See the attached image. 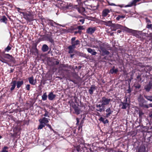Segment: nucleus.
<instances>
[{
    "label": "nucleus",
    "mask_w": 152,
    "mask_h": 152,
    "mask_svg": "<svg viewBox=\"0 0 152 152\" xmlns=\"http://www.w3.org/2000/svg\"><path fill=\"white\" fill-rule=\"evenodd\" d=\"M71 45L68 46L67 49L68 50V53L71 54L76 53L77 51L75 50V49L76 48V46L80 44V42L79 40H77L75 41L71 42Z\"/></svg>",
    "instance_id": "f257e3e1"
},
{
    "label": "nucleus",
    "mask_w": 152,
    "mask_h": 152,
    "mask_svg": "<svg viewBox=\"0 0 152 152\" xmlns=\"http://www.w3.org/2000/svg\"><path fill=\"white\" fill-rule=\"evenodd\" d=\"M42 40L43 41H49L52 43L54 42V40L52 37V34L51 32H48L47 33L42 35H41Z\"/></svg>",
    "instance_id": "f03ea898"
},
{
    "label": "nucleus",
    "mask_w": 152,
    "mask_h": 152,
    "mask_svg": "<svg viewBox=\"0 0 152 152\" xmlns=\"http://www.w3.org/2000/svg\"><path fill=\"white\" fill-rule=\"evenodd\" d=\"M23 15V18L27 21L31 22L34 20V15L32 12H24Z\"/></svg>",
    "instance_id": "7ed1b4c3"
},
{
    "label": "nucleus",
    "mask_w": 152,
    "mask_h": 152,
    "mask_svg": "<svg viewBox=\"0 0 152 152\" xmlns=\"http://www.w3.org/2000/svg\"><path fill=\"white\" fill-rule=\"evenodd\" d=\"M42 22L44 21L45 22H46L47 24L51 27H53L54 28H57V27L55 26V25L61 26L62 25L58 23H57L54 22L53 20L51 19L45 20V18H42Z\"/></svg>",
    "instance_id": "20e7f679"
},
{
    "label": "nucleus",
    "mask_w": 152,
    "mask_h": 152,
    "mask_svg": "<svg viewBox=\"0 0 152 152\" xmlns=\"http://www.w3.org/2000/svg\"><path fill=\"white\" fill-rule=\"evenodd\" d=\"M104 43H103L102 44L99 45V47L100 50V52L101 53V55L102 56H104L105 55H108L110 52L107 50L104 47Z\"/></svg>",
    "instance_id": "39448f33"
},
{
    "label": "nucleus",
    "mask_w": 152,
    "mask_h": 152,
    "mask_svg": "<svg viewBox=\"0 0 152 152\" xmlns=\"http://www.w3.org/2000/svg\"><path fill=\"white\" fill-rule=\"evenodd\" d=\"M112 101L110 99L107 98L105 97L102 98V99L100 101V102L102 103L104 106L108 105L109 103Z\"/></svg>",
    "instance_id": "423d86ee"
},
{
    "label": "nucleus",
    "mask_w": 152,
    "mask_h": 152,
    "mask_svg": "<svg viewBox=\"0 0 152 152\" xmlns=\"http://www.w3.org/2000/svg\"><path fill=\"white\" fill-rule=\"evenodd\" d=\"M3 57L9 60V61L15 63L16 62L15 58L12 55L9 54H4L3 55Z\"/></svg>",
    "instance_id": "0eeeda50"
},
{
    "label": "nucleus",
    "mask_w": 152,
    "mask_h": 152,
    "mask_svg": "<svg viewBox=\"0 0 152 152\" xmlns=\"http://www.w3.org/2000/svg\"><path fill=\"white\" fill-rule=\"evenodd\" d=\"M77 75V74L76 73H73L71 72H70L69 73H68V74L67 75V76L66 77V78L68 79L71 81H72L73 83H75V80H72L71 79V77H72L75 78V76Z\"/></svg>",
    "instance_id": "6e6552de"
},
{
    "label": "nucleus",
    "mask_w": 152,
    "mask_h": 152,
    "mask_svg": "<svg viewBox=\"0 0 152 152\" xmlns=\"http://www.w3.org/2000/svg\"><path fill=\"white\" fill-rule=\"evenodd\" d=\"M96 30L95 27H90L86 29V33L88 34H92L94 33Z\"/></svg>",
    "instance_id": "1a4fd4ad"
},
{
    "label": "nucleus",
    "mask_w": 152,
    "mask_h": 152,
    "mask_svg": "<svg viewBox=\"0 0 152 152\" xmlns=\"http://www.w3.org/2000/svg\"><path fill=\"white\" fill-rule=\"evenodd\" d=\"M124 31H125L127 33H131L132 34H134L135 33V31L134 30L130 29L127 28L126 27H124V28L123 29Z\"/></svg>",
    "instance_id": "9d476101"
},
{
    "label": "nucleus",
    "mask_w": 152,
    "mask_h": 152,
    "mask_svg": "<svg viewBox=\"0 0 152 152\" xmlns=\"http://www.w3.org/2000/svg\"><path fill=\"white\" fill-rule=\"evenodd\" d=\"M127 98H126L125 102H121L120 106H122L121 108L123 109H126L127 106L129 105V104L127 103Z\"/></svg>",
    "instance_id": "9b49d317"
},
{
    "label": "nucleus",
    "mask_w": 152,
    "mask_h": 152,
    "mask_svg": "<svg viewBox=\"0 0 152 152\" xmlns=\"http://www.w3.org/2000/svg\"><path fill=\"white\" fill-rule=\"evenodd\" d=\"M106 117H108L110 116V115L112 114L113 111V110L110 107L107 108L106 110Z\"/></svg>",
    "instance_id": "f8f14e48"
},
{
    "label": "nucleus",
    "mask_w": 152,
    "mask_h": 152,
    "mask_svg": "<svg viewBox=\"0 0 152 152\" xmlns=\"http://www.w3.org/2000/svg\"><path fill=\"white\" fill-rule=\"evenodd\" d=\"M113 31H115L117 29H121L123 26L118 24H113Z\"/></svg>",
    "instance_id": "ddd939ff"
},
{
    "label": "nucleus",
    "mask_w": 152,
    "mask_h": 152,
    "mask_svg": "<svg viewBox=\"0 0 152 152\" xmlns=\"http://www.w3.org/2000/svg\"><path fill=\"white\" fill-rule=\"evenodd\" d=\"M96 89V88L95 85H92L88 90V93L91 94L92 95L93 94L94 91Z\"/></svg>",
    "instance_id": "4468645a"
},
{
    "label": "nucleus",
    "mask_w": 152,
    "mask_h": 152,
    "mask_svg": "<svg viewBox=\"0 0 152 152\" xmlns=\"http://www.w3.org/2000/svg\"><path fill=\"white\" fill-rule=\"evenodd\" d=\"M16 84V81L13 80H12V82L11 83V87L10 88V91H12L15 88Z\"/></svg>",
    "instance_id": "2eb2a0df"
},
{
    "label": "nucleus",
    "mask_w": 152,
    "mask_h": 152,
    "mask_svg": "<svg viewBox=\"0 0 152 152\" xmlns=\"http://www.w3.org/2000/svg\"><path fill=\"white\" fill-rule=\"evenodd\" d=\"M152 87V83L149 82L148 84L145 86V88L146 91H149L151 88Z\"/></svg>",
    "instance_id": "dca6fc26"
},
{
    "label": "nucleus",
    "mask_w": 152,
    "mask_h": 152,
    "mask_svg": "<svg viewBox=\"0 0 152 152\" xmlns=\"http://www.w3.org/2000/svg\"><path fill=\"white\" fill-rule=\"evenodd\" d=\"M28 80L29 83L33 85H34L36 84V80H35V81H34V77L33 76H32L31 77H28Z\"/></svg>",
    "instance_id": "f3484780"
},
{
    "label": "nucleus",
    "mask_w": 152,
    "mask_h": 152,
    "mask_svg": "<svg viewBox=\"0 0 152 152\" xmlns=\"http://www.w3.org/2000/svg\"><path fill=\"white\" fill-rule=\"evenodd\" d=\"M110 12V11L109 9H104L102 12V15L104 17H106Z\"/></svg>",
    "instance_id": "a211bd4d"
},
{
    "label": "nucleus",
    "mask_w": 152,
    "mask_h": 152,
    "mask_svg": "<svg viewBox=\"0 0 152 152\" xmlns=\"http://www.w3.org/2000/svg\"><path fill=\"white\" fill-rule=\"evenodd\" d=\"M87 50L88 52L91 53L92 55H95L97 54V52L94 49H92L90 48H88L87 49Z\"/></svg>",
    "instance_id": "6ab92c4d"
},
{
    "label": "nucleus",
    "mask_w": 152,
    "mask_h": 152,
    "mask_svg": "<svg viewBox=\"0 0 152 152\" xmlns=\"http://www.w3.org/2000/svg\"><path fill=\"white\" fill-rule=\"evenodd\" d=\"M56 95L53 92L49 93L48 95V98L50 100H53L56 97Z\"/></svg>",
    "instance_id": "aec40b11"
},
{
    "label": "nucleus",
    "mask_w": 152,
    "mask_h": 152,
    "mask_svg": "<svg viewBox=\"0 0 152 152\" xmlns=\"http://www.w3.org/2000/svg\"><path fill=\"white\" fill-rule=\"evenodd\" d=\"M76 9L79 13L81 14H83L85 11V9L83 7H78L76 6Z\"/></svg>",
    "instance_id": "412c9836"
},
{
    "label": "nucleus",
    "mask_w": 152,
    "mask_h": 152,
    "mask_svg": "<svg viewBox=\"0 0 152 152\" xmlns=\"http://www.w3.org/2000/svg\"><path fill=\"white\" fill-rule=\"evenodd\" d=\"M48 120L49 119L45 117H43L42 119H40L39 121L41 124H46L49 122Z\"/></svg>",
    "instance_id": "4be33fe9"
},
{
    "label": "nucleus",
    "mask_w": 152,
    "mask_h": 152,
    "mask_svg": "<svg viewBox=\"0 0 152 152\" xmlns=\"http://www.w3.org/2000/svg\"><path fill=\"white\" fill-rule=\"evenodd\" d=\"M76 30H77L76 26L75 25L71 26L68 29V31L69 32L71 33H73L74 32V31Z\"/></svg>",
    "instance_id": "5701e85b"
},
{
    "label": "nucleus",
    "mask_w": 152,
    "mask_h": 152,
    "mask_svg": "<svg viewBox=\"0 0 152 152\" xmlns=\"http://www.w3.org/2000/svg\"><path fill=\"white\" fill-rule=\"evenodd\" d=\"M21 129L20 127L19 126H15L13 129L14 133H18L20 132Z\"/></svg>",
    "instance_id": "b1692460"
},
{
    "label": "nucleus",
    "mask_w": 152,
    "mask_h": 152,
    "mask_svg": "<svg viewBox=\"0 0 152 152\" xmlns=\"http://www.w3.org/2000/svg\"><path fill=\"white\" fill-rule=\"evenodd\" d=\"M115 67L113 66L112 68L110 70V72L111 74H113L114 73L116 74L118 71V70L117 68L115 69Z\"/></svg>",
    "instance_id": "393cba45"
},
{
    "label": "nucleus",
    "mask_w": 152,
    "mask_h": 152,
    "mask_svg": "<svg viewBox=\"0 0 152 152\" xmlns=\"http://www.w3.org/2000/svg\"><path fill=\"white\" fill-rule=\"evenodd\" d=\"M49 48L48 46L46 45H43L42 47V50L43 52H45L48 50Z\"/></svg>",
    "instance_id": "a878e982"
},
{
    "label": "nucleus",
    "mask_w": 152,
    "mask_h": 152,
    "mask_svg": "<svg viewBox=\"0 0 152 152\" xmlns=\"http://www.w3.org/2000/svg\"><path fill=\"white\" fill-rule=\"evenodd\" d=\"M24 82L23 80L21 81H16V85L17 87V88H20L22 85H23Z\"/></svg>",
    "instance_id": "bb28decb"
},
{
    "label": "nucleus",
    "mask_w": 152,
    "mask_h": 152,
    "mask_svg": "<svg viewBox=\"0 0 152 152\" xmlns=\"http://www.w3.org/2000/svg\"><path fill=\"white\" fill-rule=\"evenodd\" d=\"M12 47V46L11 45H8L7 47L3 51L2 53H4L5 51L9 52L11 49Z\"/></svg>",
    "instance_id": "cd10ccee"
},
{
    "label": "nucleus",
    "mask_w": 152,
    "mask_h": 152,
    "mask_svg": "<svg viewBox=\"0 0 152 152\" xmlns=\"http://www.w3.org/2000/svg\"><path fill=\"white\" fill-rule=\"evenodd\" d=\"M7 19L6 17L4 16H3L2 18L0 19V21L1 22H3L5 23H7Z\"/></svg>",
    "instance_id": "c85d7f7f"
},
{
    "label": "nucleus",
    "mask_w": 152,
    "mask_h": 152,
    "mask_svg": "<svg viewBox=\"0 0 152 152\" xmlns=\"http://www.w3.org/2000/svg\"><path fill=\"white\" fill-rule=\"evenodd\" d=\"M99 120L101 122H102L104 124H106L108 123V120L105 119L104 118H103L102 117H101Z\"/></svg>",
    "instance_id": "c756f323"
},
{
    "label": "nucleus",
    "mask_w": 152,
    "mask_h": 152,
    "mask_svg": "<svg viewBox=\"0 0 152 152\" xmlns=\"http://www.w3.org/2000/svg\"><path fill=\"white\" fill-rule=\"evenodd\" d=\"M144 113H143L142 110H139V115L140 121H141L142 118V116L144 115Z\"/></svg>",
    "instance_id": "7c9ffc66"
},
{
    "label": "nucleus",
    "mask_w": 152,
    "mask_h": 152,
    "mask_svg": "<svg viewBox=\"0 0 152 152\" xmlns=\"http://www.w3.org/2000/svg\"><path fill=\"white\" fill-rule=\"evenodd\" d=\"M103 22H104V24L105 25L107 26H110L112 23V21L110 20L107 21H104Z\"/></svg>",
    "instance_id": "2f4dec72"
},
{
    "label": "nucleus",
    "mask_w": 152,
    "mask_h": 152,
    "mask_svg": "<svg viewBox=\"0 0 152 152\" xmlns=\"http://www.w3.org/2000/svg\"><path fill=\"white\" fill-rule=\"evenodd\" d=\"M42 99L43 101H45L47 100V95L46 92L42 96Z\"/></svg>",
    "instance_id": "473e14b6"
},
{
    "label": "nucleus",
    "mask_w": 152,
    "mask_h": 152,
    "mask_svg": "<svg viewBox=\"0 0 152 152\" xmlns=\"http://www.w3.org/2000/svg\"><path fill=\"white\" fill-rule=\"evenodd\" d=\"M111 56H108V55H106L102 58L103 60H106L107 61H109L110 60Z\"/></svg>",
    "instance_id": "72a5a7b5"
},
{
    "label": "nucleus",
    "mask_w": 152,
    "mask_h": 152,
    "mask_svg": "<svg viewBox=\"0 0 152 152\" xmlns=\"http://www.w3.org/2000/svg\"><path fill=\"white\" fill-rule=\"evenodd\" d=\"M41 41H43L42 40V37L41 38H39L38 40L35 41L36 42L35 43V47H37V46L38 44Z\"/></svg>",
    "instance_id": "f704fd0d"
},
{
    "label": "nucleus",
    "mask_w": 152,
    "mask_h": 152,
    "mask_svg": "<svg viewBox=\"0 0 152 152\" xmlns=\"http://www.w3.org/2000/svg\"><path fill=\"white\" fill-rule=\"evenodd\" d=\"M74 110L75 111V113L77 114H80V110L79 109V107L78 106L75 108Z\"/></svg>",
    "instance_id": "c9c22d12"
},
{
    "label": "nucleus",
    "mask_w": 152,
    "mask_h": 152,
    "mask_svg": "<svg viewBox=\"0 0 152 152\" xmlns=\"http://www.w3.org/2000/svg\"><path fill=\"white\" fill-rule=\"evenodd\" d=\"M66 67H68V65L67 64H61L59 66L60 68H62Z\"/></svg>",
    "instance_id": "e433bc0d"
},
{
    "label": "nucleus",
    "mask_w": 152,
    "mask_h": 152,
    "mask_svg": "<svg viewBox=\"0 0 152 152\" xmlns=\"http://www.w3.org/2000/svg\"><path fill=\"white\" fill-rule=\"evenodd\" d=\"M33 53H34V54L35 55L38 54V50L37 49V47H35V48L33 49Z\"/></svg>",
    "instance_id": "4c0bfd02"
},
{
    "label": "nucleus",
    "mask_w": 152,
    "mask_h": 152,
    "mask_svg": "<svg viewBox=\"0 0 152 152\" xmlns=\"http://www.w3.org/2000/svg\"><path fill=\"white\" fill-rule=\"evenodd\" d=\"M60 69L61 70H62L66 72L67 73L66 74V76H67V75L68 74V73H69L70 72L69 70H68V69L64 68H60Z\"/></svg>",
    "instance_id": "58836bf2"
},
{
    "label": "nucleus",
    "mask_w": 152,
    "mask_h": 152,
    "mask_svg": "<svg viewBox=\"0 0 152 152\" xmlns=\"http://www.w3.org/2000/svg\"><path fill=\"white\" fill-rule=\"evenodd\" d=\"M76 28L77 30L78 29V30L80 31H81L82 30H83L84 29L83 26H76Z\"/></svg>",
    "instance_id": "ea45409f"
},
{
    "label": "nucleus",
    "mask_w": 152,
    "mask_h": 152,
    "mask_svg": "<svg viewBox=\"0 0 152 152\" xmlns=\"http://www.w3.org/2000/svg\"><path fill=\"white\" fill-rule=\"evenodd\" d=\"M125 15H119L116 18V19L117 20H118L121 18H125Z\"/></svg>",
    "instance_id": "a19ab883"
},
{
    "label": "nucleus",
    "mask_w": 152,
    "mask_h": 152,
    "mask_svg": "<svg viewBox=\"0 0 152 152\" xmlns=\"http://www.w3.org/2000/svg\"><path fill=\"white\" fill-rule=\"evenodd\" d=\"M0 61H1L3 63H5L7 64H9L8 63L7 61L1 57L0 58Z\"/></svg>",
    "instance_id": "79ce46f5"
},
{
    "label": "nucleus",
    "mask_w": 152,
    "mask_h": 152,
    "mask_svg": "<svg viewBox=\"0 0 152 152\" xmlns=\"http://www.w3.org/2000/svg\"><path fill=\"white\" fill-rule=\"evenodd\" d=\"M134 86L136 89H139L141 87L139 83L135 84Z\"/></svg>",
    "instance_id": "37998d69"
},
{
    "label": "nucleus",
    "mask_w": 152,
    "mask_h": 152,
    "mask_svg": "<svg viewBox=\"0 0 152 152\" xmlns=\"http://www.w3.org/2000/svg\"><path fill=\"white\" fill-rule=\"evenodd\" d=\"M15 9H16L18 12H19L20 14H22L23 15V13H24V12H22L20 11V10H23L22 9H20V8L19 7H16L15 8Z\"/></svg>",
    "instance_id": "c03bdc74"
},
{
    "label": "nucleus",
    "mask_w": 152,
    "mask_h": 152,
    "mask_svg": "<svg viewBox=\"0 0 152 152\" xmlns=\"http://www.w3.org/2000/svg\"><path fill=\"white\" fill-rule=\"evenodd\" d=\"M84 123V121L83 120H82L80 124H79V127H78V129H80V128H82V127L83 126V124Z\"/></svg>",
    "instance_id": "a18cd8bd"
},
{
    "label": "nucleus",
    "mask_w": 152,
    "mask_h": 152,
    "mask_svg": "<svg viewBox=\"0 0 152 152\" xmlns=\"http://www.w3.org/2000/svg\"><path fill=\"white\" fill-rule=\"evenodd\" d=\"M131 91L132 90L131 89L130 86L129 84L128 86V89L126 90V92L128 93H130Z\"/></svg>",
    "instance_id": "49530a36"
},
{
    "label": "nucleus",
    "mask_w": 152,
    "mask_h": 152,
    "mask_svg": "<svg viewBox=\"0 0 152 152\" xmlns=\"http://www.w3.org/2000/svg\"><path fill=\"white\" fill-rule=\"evenodd\" d=\"M96 110L100 113H102L104 111V109L103 108H100L98 109H96Z\"/></svg>",
    "instance_id": "de8ad7c7"
},
{
    "label": "nucleus",
    "mask_w": 152,
    "mask_h": 152,
    "mask_svg": "<svg viewBox=\"0 0 152 152\" xmlns=\"http://www.w3.org/2000/svg\"><path fill=\"white\" fill-rule=\"evenodd\" d=\"M96 108H101V107H104L103 106V105L102 104V103L101 104H97L96 105Z\"/></svg>",
    "instance_id": "09e8293b"
},
{
    "label": "nucleus",
    "mask_w": 152,
    "mask_h": 152,
    "mask_svg": "<svg viewBox=\"0 0 152 152\" xmlns=\"http://www.w3.org/2000/svg\"><path fill=\"white\" fill-rule=\"evenodd\" d=\"M146 27L148 29L152 30V24H147Z\"/></svg>",
    "instance_id": "8fccbe9b"
},
{
    "label": "nucleus",
    "mask_w": 152,
    "mask_h": 152,
    "mask_svg": "<svg viewBox=\"0 0 152 152\" xmlns=\"http://www.w3.org/2000/svg\"><path fill=\"white\" fill-rule=\"evenodd\" d=\"M8 148L7 147H4L3 148L2 151L1 152H8V151L6 150Z\"/></svg>",
    "instance_id": "3c124183"
},
{
    "label": "nucleus",
    "mask_w": 152,
    "mask_h": 152,
    "mask_svg": "<svg viewBox=\"0 0 152 152\" xmlns=\"http://www.w3.org/2000/svg\"><path fill=\"white\" fill-rule=\"evenodd\" d=\"M48 111H47L46 110H45V113L44 114V116L45 117H49L50 116L48 115Z\"/></svg>",
    "instance_id": "603ef678"
},
{
    "label": "nucleus",
    "mask_w": 152,
    "mask_h": 152,
    "mask_svg": "<svg viewBox=\"0 0 152 152\" xmlns=\"http://www.w3.org/2000/svg\"><path fill=\"white\" fill-rule=\"evenodd\" d=\"M152 97V96H145V98L148 100L151 101V100L152 99H151Z\"/></svg>",
    "instance_id": "864d4df0"
},
{
    "label": "nucleus",
    "mask_w": 152,
    "mask_h": 152,
    "mask_svg": "<svg viewBox=\"0 0 152 152\" xmlns=\"http://www.w3.org/2000/svg\"><path fill=\"white\" fill-rule=\"evenodd\" d=\"M30 85L29 84H27L26 86V88L28 91H29L30 89Z\"/></svg>",
    "instance_id": "5fc2aeb1"
},
{
    "label": "nucleus",
    "mask_w": 152,
    "mask_h": 152,
    "mask_svg": "<svg viewBox=\"0 0 152 152\" xmlns=\"http://www.w3.org/2000/svg\"><path fill=\"white\" fill-rule=\"evenodd\" d=\"M82 31H80L78 30V31H76L74 32V33L75 34H77V33H79L80 34H81Z\"/></svg>",
    "instance_id": "6e6d98bb"
},
{
    "label": "nucleus",
    "mask_w": 152,
    "mask_h": 152,
    "mask_svg": "<svg viewBox=\"0 0 152 152\" xmlns=\"http://www.w3.org/2000/svg\"><path fill=\"white\" fill-rule=\"evenodd\" d=\"M76 120L77 121V123L76 124V125H79V122L80 119L78 118H76Z\"/></svg>",
    "instance_id": "4d7b16f0"
},
{
    "label": "nucleus",
    "mask_w": 152,
    "mask_h": 152,
    "mask_svg": "<svg viewBox=\"0 0 152 152\" xmlns=\"http://www.w3.org/2000/svg\"><path fill=\"white\" fill-rule=\"evenodd\" d=\"M146 22L148 23L147 24H149V23H151V22L150 20L147 18H145Z\"/></svg>",
    "instance_id": "13d9d810"
},
{
    "label": "nucleus",
    "mask_w": 152,
    "mask_h": 152,
    "mask_svg": "<svg viewBox=\"0 0 152 152\" xmlns=\"http://www.w3.org/2000/svg\"><path fill=\"white\" fill-rule=\"evenodd\" d=\"M45 126L44 125H43V124H40L39 126V127H38V129H42L43 127H44Z\"/></svg>",
    "instance_id": "bf43d9fd"
},
{
    "label": "nucleus",
    "mask_w": 152,
    "mask_h": 152,
    "mask_svg": "<svg viewBox=\"0 0 152 152\" xmlns=\"http://www.w3.org/2000/svg\"><path fill=\"white\" fill-rule=\"evenodd\" d=\"M137 79L139 81H140L141 80V75H139L137 76Z\"/></svg>",
    "instance_id": "052dcab7"
},
{
    "label": "nucleus",
    "mask_w": 152,
    "mask_h": 152,
    "mask_svg": "<svg viewBox=\"0 0 152 152\" xmlns=\"http://www.w3.org/2000/svg\"><path fill=\"white\" fill-rule=\"evenodd\" d=\"M137 65L142 68H143L144 67V66L141 63H138Z\"/></svg>",
    "instance_id": "680f3d73"
},
{
    "label": "nucleus",
    "mask_w": 152,
    "mask_h": 152,
    "mask_svg": "<svg viewBox=\"0 0 152 152\" xmlns=\"http://www.w3.org/2000/svg\"><path fill=\"white\" fill-rule=\"evenodd\" d=\"M76 39V37H72V39H71V42H72L75 41V40Z\"/></svg>",
    "instance_id": "e2e57ef3"
},
{
    "label": "nucleus",
    "mask_w": 152,
    "mask_h": 152,
    "mask_svg": "<svg viewBox=\"0 0 152 152\" xmlns=\"http://www.w3.org/2000/svg\"><path fill=\"white\" fill-rule=\"evenodd\" d=\"M54 64L56 65H58L59 64V61L58 60L54 62Z\"/></svg>",
    "instance_id": "0e129e2a"
},
{
    "label": "nucleus",
    "mask_w": 152,
    "mask_h": 152,
    "mask_svg": "<svg viewBox=\"0 0 152 152\" xmlns=\"http://www.w3.org/2000/svg\"><path fill=\"white\" fill-rule=\"evenodd\" d=\"M70 54V57L71 58H72L75 55V54L72 53Z\"/></svg>",
    "instance_id": "69168bd1"
},
{
    "label": "nucleus",
    "mask_w": 152,
    "mask_h": 152,
    "mask_svg": "<svg viewBox=\"0 0 152 152\" xmlns=\"http://www.w3.org/2000/svg\"><path fill=\"white\" fill-rule=\"evenodd\" d=\"M85 20L84 19H80L79 20V21L80 22H82V24L84 23Z\"/></svg>",
    "instance_id": "338daca9"
},
{
    "label": "nucleus",
    "mask_w": 152,
    "mask_h": 152,
    "mask_svg": "<svg viewBox=\"0 0 152 152\" xmlns=\"http://www.w3.org/2000/svg\"><path fill=\"white\" fill-rule=\"evenodd\" d=\"M72 106L74 109H75V108L77 107V105L75 104L73 105H72Z\"/></svg>",
    "instance_id": "774afa93"
}]
</instances>
